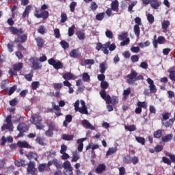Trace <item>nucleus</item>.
Wrapping results in <instances>:
<instances>
[{
  "label": "nucleus",
  "mask_w": 175,
  "mask_h": 175,
  "mask_svg": "<svg viewBox=\"0 0 175 175\" xmlns=\"http://www.w3.org/2000/svg\"><path fill=\"white\" fill-rule=\"evenodd\" d=\"M144 77L142 75H137L135 70L131 71V74L127 75V83L130 85H135V83L139 80H143Z\"/></svg>",
  "instance_id": "1"
},
{
  "label": "nucleus",
  "mask_w": 175,
  "mask_h": 175,
  "mask_svg": "<svg viewBox=\"0 0 175 175\" xmlns=\"http://www.w3.org/2000/svg\"><path fill=\"white\" fill-rule=\"evenodd\" d=\"M100 95L104 100H105L106 103L111 104V105H118V98L117 96H113L112 98L110 96V95H106V91L105 90H101L100 92Z\"/></svg>",
  "instance_id": "2"
},
{
  "label": "nucleus",
  "mask_w": 175,
  "mask_h": 175,
  "mask_svg": "<svg viewBox=\"0 0 175 175\" xmlns=\"http://www.w3.org/2000/svg\"><path fill=\"white\" fill-rule=\"evenodd\" d=\"M42 117L39 116V115L32 116L31 118V122L32 124L36 126L37 129H43L44 126L40 122H42Z\"/></svg>",
  "instance_id": "3"
},
{
  "label": "nucleus",
  "mask_w": 175,
  "mask_h": 175,
  "mask_svg": "<svg viewBox=\"0 0 175 175\" xmlns=\"http://www.w3.org/2000/svg\"><path fill=\"white\" fill-rule=\"evenodd\" d=\"M109 46H110V41L107 42L105 44H102V43L98 42L96 44V49L99 51L100 50H102L103 51L104 54H109Z\"/></svg>",
  "instance_id": "4"
},
{
  "label": "nucleus",
  "mask_w": 175,
  "mask_h": 175,
  "mask_svg": "<svg viewBox=\"0 0 175 175\" xmlns=\"http://www.w3.org/2000/svg\"><path fill=\"white\" fill-rule=\"evenodd\" d=\"M48 62L49 65H51L52 66H53L55 69L58 70V69H62V68H64V64H62V62L59 61H56L53 58L49 59L48 60Z\"/></svg>",
  "instance_id": "5"
},
{
  "label": "nucleus",
  "mask_w": 175,
  "mask_h": 175,
  "mask_svg": "<svg viewBox=\"0 0 175 175\" xmlns=\"http://www.w3.org/2000/svg\"><path fill=\"white\" fill-rule=\"evenodd\" d=\"M34 16L36 18H43V20H46V18H49V11H41L40 13L39 10H36Z\"/></svg>",
  "instance_id": "6"
},
{
  "label": "nucleus",
  "mask_w": 175,
  "mask_h": 175,
  "mask_svg": "<svg viewBox=\"0 0 175 175\" xmlns=\"http://www.w3.org/2000/svg\"><path fill=\"white\" fill-rule=\"evenodd\" d=\"M148 84H149V90L150 92L155 94L157 92V86L154 84V81L151 78H148L146 79Z\"/></svg>",
  "instance_id": "7"
},
{
  "label": "nucleus",
  "mask_w": 175,
  "mask_h": 175,
  "mask_svg": "<svg viewBox=\"0 0 175 175\" xmlns=\"http://www.w3.org/2000/svg\"><path fill=\"white\" fill-rule=\"evenodd\" d=\"M10 32L12 33V35H17L18 36H20L24 33L22 29H17L13 26L10 27Z\"/></svg>",
  "instance_id": "8"
},
{
  "label": "nucleus",
  "mask_w": 175,
  "mask_h": 175,
  "mask_svg": "<svg viewBox=\"0 0 175 175\" xmlns=\"http://www.w3.org/2000/svg\"><path fill=\"white\" fill-rule=\"evenodd\" d=\"M5 124L6 129L8 131H13V123L12 122V115H8L5 119Z\"/></svg>",
  "instance_id": "9"
},
{
  "label": "nucleus",
  "mask_w": 175,
  "mask_h": 175,
  "mask_svg": "<svg viewBox=\"0 0 175 175\" xmlns=\"http://www.w3.org/2000/svg\"><path fill=\"white\" fill-rule=\"evenodd\" d=\"M63 79L64 80H76L77 77L73 75L72 72H66L63 75Z\"/></svg>",
  "instance_id": "10"
},
{
  "label": "nucleus",
  "mask_w": 175,
  "mask_h": 175,
  "mask_svg": "<svg viewBox=\"0 0 175 175\" xmlns=\"http://www.w3.org/2000/svg\"><path fill=\"white\" fill-rule=\"evenodd\" d=\"M83 128H86V129H91L92 131H94L95 128L90 122L87 120H83L81 122Z\"/></svg>",
  "instance_id": "11"
},
{
  "label": "nucleus",
  "mask_w": 175,
  "mask_h": 175,
  "mask_svg": "<svg viewBox=\"0 0 175 175\" xmlns=\"http://www.w3.org/2000/svg\"><path fill=\"white\" fill-rule=\"evenodd\" d=\"M29 61L31 68H33L34 69H40V68H42V65L38 63L35 59L31 58Z\"/></svg>",
  "instance_id": "12"
},
{
  "label": "nucleus",
  "mask_w": 175,
  "mask_h": 175,
  "mask_svg": "<svg viewBox=\"0 0 175 175\" xmlns=\"http://www.w3.org/2000/svg\"><path fill=\"white\" fill-rule=\"evenodd\" d=\"M17 146L21 148H31V145L25 141H19L17 142Z\"/></svg>",
  "instance_id": "13"
},
{
  "label": "nucleus",
  "mask_w": 175,
  "mask_h": 175,
  "mask_svg": "<svg viewBox=\"0 0 175 175\" xmlns=\"http://www.w3.org/2000/svg\"><path fill=\"white\" fill-rule=\"evenodd\" d=\"M70 57H71V58H79L81 57V53H80L79 49H73L70 53Z\"/></svg>",
  "instance_id": "14"
},
{
  "label": "nucleus",
  "mask_w": 175,
  "mask_h": 175,
  "mask_svg": "<svg viewBox=\"0 0 175 175\" xmlns=\"http://www.w3.org/2000/svg\"><path fill=\"white\" fill-rule=\"evenodd\" d=\"M17 129L19 132H27V131H28V126L25 123H21L18 126Z\"/></svg>",
  "instance_id": "15"
},
{
  "label": "nucleus",
  "mask_w": 175,
  "mask_h": 175,
  "mask_svg": "<svg viewBox=\"0 0 175 175\" xmlns=\"http://www.w3.org/2000/svg\"><path fill=\"white\" fill-rule=\"evenodd\" d=\"M27 41V35L23 34L21 37H18L17 38L15 39L14 42L15 43H25V42Z\"/></svg>",
  "instance_id": "16"
},
{
  "label": "nucleus",
  "mask_w": 175,
  "mask_h": 175,
  "mask_svg": "<svg viewBox=\"0 0 175 175\" xmlns=\"http://www.w3.org/2000/svg\"><path fill=\"white\" fill-rule=\"evenodd\" d=\"M169 25H170V22L169 21H163L162 23V28L163 32L166 33L167 32V28H169Z\"/></svg>",
  "instance_id": "17"
},
{
  "label": "nucleus",
  "mask_w": 175,
  "mask_h": 175,
  "mask_svg": "<svg viewBox=\"0 0 175 175\" xmlns=\"http://www.w3.org/2000/svg\"><path fill=\"white\" fill-rule=\"evenodd\" d=\"M84 140H85V138L79 139L77 141V143L79 144L78 151H79V152H81V151H83V147H84V144H83V142H84Z\"/></svg>",
  "instance_id": "18"
},
{
  "label": "nucleus",
  "mask_w": 175,
  "mask_h": 175,
  "mask_svg": "<svg viewBox=\"0 0 175 175\" xmlns=\"http://www.w3.org/2000/svg\"><path fill=\"white\" fill-rule=\"evenodd\" d=\"M35 172V163L30 161L28 164L27 172L33 173Z\"/></svg>",
  "instance_id": "19"
},
{
  "label": "nucleus",
  "mask_w": 175,
  "mask_h": 175,
  "mask_svg": "<svg viewBox=\"0 0 175 175\" xmlns=\"http://www.w3.org/2000/svg\"><path fill=\"white\" fill-rule=\"evenodd\" d=\"M150 6L153 8V9H158L161 4L158 2V0H150Z\"/></svg>",
  "instance_id": "20"
},
{
  "label": "nucleus",
  "mask_w": 175,
  "mask_h": 175,
  "mask_svg": "<svg viewBox=\"0 0 175 175\" xmlns=\"http://www.w3.org/2000/svg\"><path fill=\"white\" fill-rule=\"evenodd\" d=\"M111 10H113V12H118V1H113L111 2Z\"/></svg>",
  "instance_id": "21"
},
{
  "label": "nucleus",
  "mask_w": 175,
  "mask_h": 175,
  "mask_svg": "<svg viewBox=\"0 0 175 175\" xmlns=\"http://www.w3.org/2000/svg\"><path fill=\"white\" fill-rule=\"evenodd\" d=\"M80 159V154H79V152L77 151L72 152V159L71 160V162H77L78 160Z\"/></svg>",
  "instance_id": "22"
},
{
  "label": "nucleus",
  "mask_w": 175,
  "mask_h": 175,
  "mask_svg": "<svg viewBox=\"0 0 175 175\" xmlns=\"http://www.w3.org/2000/svg\"><path fill=\"white\" fill-rule=\"evenodd\" d=\"M31 9H32V6L27 5L26 7L24 12L23 13V17H24V18L28 17V16L29 15V12H31Z\"/></svg>",
  "instance_id": "23"
},
{
  "label": "nucleus",
  "mask_w": 175,
  "mask_h": 175,
  "mask_svg": "<svg viewBox=\"0 0 175 175\" xmlns=\"http://www.w3.org/2000/svg\"><path fill=\"white\" fill-rule=\"evenodd\" d=\"M90 148H92V154H94V152H95L94 150H98V148H99V146L95 145L94 144H89L88 146L86 147V150H90Z\"/></svg>",
  "instance_id": "24"
},
{
  "label": "nucleus",
  "mask_w": 175,
  "mask_h": 175,
  "mask_svg": "<svg viewBox=\"0 0 175 175\" xmlns=\"http://www.w3.org/2000/svg\"><path fill=\"white\" fill-rule=\"evenodd\" d=\"M27 157L28 159H35V161H37L38 154L33 152H31L27 155Z\"/></svg>",
  "instance_id": "25"
},
{
  "label": "nucleus",
  "mask_w": 175,
  "mask_h": 175,
  "mask_svg": "<svg viewBox=\"0 0 175 175\" xmlns=\"http://www.w3.org/2000/svg\"><path fill=\"white\" fill-rule=\"evenodd\" d=\"M105 169H106V166L104 164H100L96 169V173H102V172H105Z\"/></svg>",
  "instance_id": "26"
},
{
  "label": "nucleus",
  "mask_w": 175,
  "mask_h": 175,
  "mask_svg": "<svg viewBox=\"0 0 175 175\" xmlns=\"http://www.w3.org/2000/svg\"><path fill=\"white\" fill-rule=\"evenodd\" d=\"M36 40L37 46H38V47H42L43 44H44V40L40 37L36 38Z\"/></svg>",
  "instance_id": "27"
},
{
  "label": "nucleus",
  "mask_w": 175,
  "mask_h": 175,
  "mask_svg": "<svg viewBox=\"0 0 175 175\" xmlns=\"http://www.w3.org/2000/svg\"><path fill=\"white\" fill-rule=\"evenodd\" d=\"M128 38V32L124 31L118 36L119 40H126Z\"/></svg>",
  "instance_id": "28"
},
{
  "label": "nucleus",
  "mask_w": 175,
  "mask_h": 175,
  "mask_svg": "<svg viewBox=\"0 0 175 175\" xmlns=\"http://www.w3.org/2000/svg\"><path fill=\"white\" fill-rule=\"evenodd\" d=\"M8 50L9 53H13L14 51V42H11L7 44Z\"/></svg>",
  "instance_id": "29"
},
{
  "label": "nucleus",
  "mask_w": 175,
  "mask_h": 175,
  "mask_svg": "<svg viewBox=\"0 0 175 175\" xmlns=\"http://www.w3.org/2000/svg\"><path fill=\"white\" fill-rule=\"evenodd\" d=\"M75 29H76L75 25H72V27L68 28V36H73L75 35Z\"/></svg>",
  "instance_id": "30"
},
{
  "label": "nucleus",
  "mask_w": 175,
  "mask_h": 175,
  "mask_svg": "<svg viewBox=\"0 0 175 175\" xmlns=\"http://www.w3.org/2000/svg\"><path fill=\"white\" fill-rule=\"evenodd\" d=\"M171 139H173V135H172V134H168L165 136L162 137L161 138L162 142H170Z\"/></svg>",
  "instance_id": "31"
},
{
  "label": "nucleus",
  "mask_w": 175,
  "mask_h": 175,
  "mask_svg": "<svg viewBox=\"0 0 175 175\" xmlns=\"http://www.w3.org/2000/svg\"><path fill=\"white\" fill-rule=\"evenodd\" d=\"M63 167H64V170L73 169V167H72V164L70 163V161H66V162L64 163Z\"/></svg>",
  "instance_id": "32"
},
{
  "label": "nucleus",
  "mask_w": 175,
  "mask_h": 175,
  "mask_svg": "<svg viewBox=\"0 0 175 175\" xmlns=\"http://www.w3.org/2000/svg\"><path fill=\"white\" fill-rule=\"evenodd\" d=\"M116 152H117V148L116 147L109 148L108 151L106 153V155H107V156L111 155L112 154H114Z\"/></svg>",
  "instance_id": "33"
},
{
  "label": "nucleus",
  "mask_w": 175,
  "mask_h": 175,
  "mask_svg": "<svg viewBox=\"0 0 175 175\" xmlns=\"http://www.w3.org/2000/svg\"><path fill=\"white\" fill-rule=\"evenodd\" d=\"M106 69H107V66H106V64L101 63L100 64V73L103 74L105 72H106Z\"/></svg>",
  "instance_id": "34"
},
{
  "label": "nucleus",
  "mask_w": 175,
  "mask_h": 175,
  "mask_svg": "<svg viewBox=\"0 0 175 175\" xmlns=\"http://www.w3.org/2000/svg\"><path fill=\"white\" fill-rule=\"evenodd\" d=\"M135 139L137 143H140V144H142V146H144V144H146V139H144V137H137Z\"/></svg>",
  "instance_id": "35"
},
{
  "label": "nucleus",
  "mask_w": 175,
  "mask_h": 175,
  "mask_svg": "<svg viewBox=\"0 0 175 175\" xmlns=\"http://www.w3.org/2000/svg\"><path fill=\"white\" fill-rule=\"evenodd\" d=\"M23 63H16L14 65L13 68L15 70H21L23 69Z\"/></svg>",
  "instance_id": "36"
},
{
  "label": "nucleus",
  "mask_w": 175,
  "mask_h": 175,
  "mask_svg": "<svg viewBox=\"0 0 175 175\" xmlns=\"http://www.w3.org/2000/svg\"><path fill=\"white\" fill-rule=\"evenodd\" d=\"M134 33L136 36L139 38V36H140V27L137 25H135L134 26Z\"/></svg>",
  "instance_id": "37"
},
{
  "label": "nucleus",
  "mask_w": 175,
  "mask_h": 175,
  "mask_svg": "<svg viewBox=\"0 0 175 175\" xmlns=\"http://www.w3.org/2000/svg\"><path fill=\"white\" fill-rule=\"evenodd\" d=\"M78 111H79L81 114H88V109H87V107H81L78 109Z\"/></svg>",
  "instance_id": "38"
},
{
  "label": "nucleus",
  "mask_w": 175,
  "mask_h": 175,
  "mask_svg": "<svg viewBox=\"0 0 175 175\" xmlns=\"http://www.w3.org/2000/svg\"><path fill=\"white\" fill-rule=\"evenodd\" d=\"M39 85H40V83H39V81H33L31 83V90H38V88H39Z\"/></svg>",
  "instance_id": "39"
},
{
  "label": "nucleus",
  "mask_w": 175,
  "mask_h": 175,
  "mask_svg": "<svg viewBox=\"0 0 175 175\" xmlns=\"http://www.w3.org/2000/svg\"><path fill=\"white\" fill-rule=\"evenodd\" d=\"M100 87L103 88L102 91H105V90L109 88V83H107V81H103L100 83Z\"/></svg>",
  "instance_id": "40"
},
{
  "label": "nucleus",
  "mask_w": 175,
  "mask_h": 175,
  "mask_svg": "<svg viewBox=\"0 0 175 175\" xmlns=\"http://www.w3.org/2000/svg\"><path fill=\"white\" fill-rule=\"evenodd\" d=\"M124 129L129 131V132H135V131H136V126L135 125H131L129 126H125Z\"/></svg>",
  "instance_id": "41"
},
{
  "label": "nucleus",
  "mask_w": 175,
  "mask_h": 175,
  "mask_svg": "<svg viewBox=\"0 0 175 175\" xmlns=\"http://www.w3.org/2000/svg\"><path fill=\"white\" fill-rule=\"evenodd\" d=\"M168 72L170 73V80H172V81H175V71H173V70L170 69Z\"/></svg>",
  "instance_id": "42"
},
{
  "label": "nucleus",
  "mask_w": 175,
  "mask_h": 175,
  "mask_svg": "<svg viewBox=\"0 0 175 175\" xmlns=\"http://www.w3.org/2000/svg\"><path fill=\"white\" fill-rule=\"evenodd\" d=\"M77 36L79 40H83L85 39L84 33H83L81 31H78L77 32Z\"/></svg>",
  "instance_id": "43"
},
{
  "label": "nucleus",
  "mask_w": 175,
  "mask_h": 175,
  "mask_svg": "<svg viewBox=\"0 0 175 175\" xmlns=\"http://www.w3.org/2000/svg\"><path fill=\"white\" fill-rule=\"evenodd\" d=\"M76 6H77V3L76 1H72L70 3V10L72 13H73V12H75V8H76Z\"/></svg>",
  "instance_id": "44"
},
{
  "label": "nucleus",
  "mask_w": 175,
  "mask_h": 175,
  "mask_svg": "<svg viewBox=\"0 0 175 175\" xmlns=\"http://www.w3.org/2000/svg\"><path fill=\"white\" fill-rule=\"evenodd\" d=\"M104 17H105V12H102V13L98 14L96 16V19L98 20V21H102Z\"/></svg>",
  "instance_id": "45"
},
{
  "label": "nucleus",
  "mask_w": 175,
  "mask_h": 175,
  "mask_svg": "<svg viewBox=\"0 0 175 175\" xmlns=\"http://www.w3.org/2000/svg\"><path fill=\"white\" fill-rule=\"evenodd\" d=\"M60 44L62 47L64 49H69V43H68L66 41H61Z\"/></svg>",
  "instance_id": "46"
},
{
  "label": "nucleus",
  "mask_w": 175,
  "mask_h": 175,
  "mask_svg": "<svg viewBox=\"0 0 175 175\" xmlns=\"http://www.w3.org/2000/svg\"><path fill=\"white\" fill-rule=\"evenodd\" d=\"M173 123L174 122H170V120H169V121H165V120L162 121L163 125H164V126H165L166 128H169V126H171V125H173Z\"/></svg>",
  "instance_id": "47"
},
{
  "label": "nucleus",
  "mask_w": 175,
  "mask_h": 175,
  "mask_svg": "<svg viewBox=\"0 0 175 175\" xmlns=\"http://www.w3.org/2000/svg\"><path fill=\"white\" fill-rule=\"evenodd\" d=\"M73 137H74L73 135H68L66 134H64L62 135L63 140H68V141L73 140Z\"/></svg>",
  "instance_id": "48"
},
{
  "label": "nucleus",
  "mask_w": 175,
  "mask_h": 175,
  "mask_svg": "<svg viewBox=\"0 0 175 175\" xmlns=\"http://www.w3.org/2000/svg\"><path fill=\"white\" fill-rule=\"evenodd\" d=\"M165 37L160 36L158 37L157 42L159 44H163V43H165Z\"/></svg>",
  "instance_id": "49"
},
{
  "label": "nucleus",
  "mask_w": 175,
  "mask_h": 175,
  "mask_svg": "<svg viewBox=\"0 0 175 175\" xmlns=\"http://www.w3.org/2000/svg\"><path fill=\"white\" fill-rule=\"evenodd\" d=\"M38 32L39 33H41V35L44 34V32H46V28L44 27V26L43 25L40 26L38 29Z\"/></svg>",
  "instance_id": "50"
},
{
  "label": "nucleus",
  "mask_w": 175,
  "mask_h": 175,
  "mask_svg": "<svg viewBox=\"0 0 175 175\" xmlns=\"http://www.w3.org/2000/svg\"><path fill=\"white\" fill-rule=\"evenodd\" d=\"M137 5V1H133L131 4H130L128 7L129 12H131V10L133 9L134 6H136Z\"/></svg>",
  "instance_id": "51"
},
{
  "label": "nucleus",
  "mask_w": 175,
  "mask_h": 175,
  "mask_svg": "<svg viewBox=\"0 0 175 175\" xmlns=\"http://www.w3.org/2000/svg\"><path fill=\"white\" fill-rule=\"evenodd\" d=\"M25 77L27 81H32V77H33V73L30 72L29 74L25 75Z\"/></svg>",
  "instance_id": "52"
},
{
  "label": "nucleus",
  "mask_w": 175,
  "mask_h": 175,
  "mask_svg": "<svg viewBox=\"0 0 175 175\" xmlns=\"http://www.w3.org/2000/svg\"><path fill=\"white\" fill-rule=\"evenodd\" d=\"M66 20H68V16H66V14L62 13L61 14V23H66Z\"/></svg>",
  "instance_id": "53"
},
{
  "label": "nucleus",
  "mask_w": 175,
  "mask_h": 175,
  "mask_svg": "<svg viewBox=\"0 0 175 175\" xmlns=\"http://www.w3.org/2000/svg\"><path fill=\"white\" fill-rule=\"evenodd\" d=\"M82 79L84 81H88L90 80V75H88L87 72H84L83 75H82Z\"/></svg>",
  "instance_id": "54"
},
{
  "label": "nucleus",
  "mask_w": 175,
  "mask_h": 175,
  "mask_svg": "<svg viewBox=\"0 0 175 175\" xmlns=\"http://www.w3.org/2000/svg\"><path fill=\"white\" fill-rule=\"evenodd\" d=\"M154 136L157 139H159V137H161L162 136V131L158 130L157 131H155L154 133Z\"/></svg>",
  "instance_id": "55"
},
{
  "label": "nucleus",
  "mask_w": 175,
  "mask_h": 175,
  "mask_svg": "<svg viewBox=\"0 0 175 175\" xmlns=\"http://www.w3.org/2000/svg\"><path fill=\"white\" fill-rule=\"evenodd\" d=\"M131 161L134 165H137V163H139V157L134 156L131 159Z\"/></svg>",
  "instance_id": "56"
},
{
  "label": "nucleus",
  "mask_w": 175,
  "mask_h": 175,
  "mask_svg": "<svg viewBox=\"0 0 175 175\" xmlns=\"http://www.w3.org/2000/svg\"><path fill=\"white\" fill-rule=\"evenodd\" d=\"M146 17L150 24H152V23H154V16L152 14H148L146 15Z\"/></svg>",
  "instance_id": "57"
},
{
  "label": "nucleus",
  "mask_w": 175,
  "mask_h": 175,
  "mask_svg": "<svg viewBox=\"0 0 175 175\" xmlns=\"http://www.w3.org/2000/svg\"><path fill=\"white\" fill-rule=\"evenodd\" d=\"M132 62H139V56L137 55H133L131 57Z\"/></svg>",
  "instance_id": "58"
},
{
  "label": "nucleus",
  "mask_w": 175,
  "mask_h": 175,
  "mask_svg": "<svg viewBox=\"0 0 175 175\" xmlns=\"http://www.w3.org/2000/svg\"><path fill=\"white\" fill-rule=\"evenodd\" d=\"M63 87H64V85L61 83L53 84V88L55 90H61V88H62Z\"/></svg>",
  "instance_id": "59"
},
{
  "label": "nucleus",
  "mask_w": 175,
  "mask_h": 175,
  "mask_svg": "<svg viewBox=\"0 0 175 175\" xmlns=\"http://www.w3.org/2000/svg\"><path fill=\"white\" fill-rule=\"evenodd\" d=\"M105 35L109 39H113V32H111V31L107 30L105 31Z\"/></svg>",
  "instance_id": "60"
},
{
  "label": "nucleus",
  "mask_w": 175,
  "mask_h": 175,
  "mask_svg": "<svg viewBox=\"0 0 175 175\" xmlns=\"http://www.w3.org/2000/svg\"><path fill=\"white\" fill-rule=\"evenodd\" d=\"M54 35L57 39L59 38V36H61V33H59V29L55 28L54 29Z\"/></svg>",
  "instance_id": "61"
},
{
  "label": "nucleus",
  "mask_w": 175,
  "mask_h": 175,
  "mask_svg": "<svg viewBox=\"0 0 175 175\" xmlns=\"http://www.w3.org/2000/svg\"><path fill=\"white\" fill-rule=\"evenodd\" d=\"M64 173L65 175H72L73 174V169H66L64 170Z\"/></svg>",
  "instance_id": "62"
},
{
  "label": "nucleus",
  "mask_w": 175,
  "mask_h": 175,
  "mask_svg": "<svg viewBox=\"0 0 175 175\" xmlns=\"http://www.w3.org/2000/svg\"><path fill=\"white\" fill-rule=\"evenodd\" d=\"M131 51H132V53H139V51H140V48L139 46H132L131 48Z\"/></svg>",
  "instance_id": "63"
},
{
  "label": "nucleus",
  "mask_w": 175,
  "mask_h": 175,
  "mask_svg": "<svg viewBox=\"0 0 175 175\" xmlns=\"http://www.w3.org/2000/svg\"><path fill=\"white\" fill-rule=\"evenodd\" d=\"M165 154L167 155V157H169L170 158L172 162L175 163V155L174 154H172L169 152L165 153Z\"/></svg>",
  "instance_id": "64"
}]
</instances>
